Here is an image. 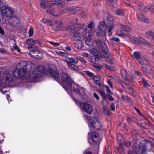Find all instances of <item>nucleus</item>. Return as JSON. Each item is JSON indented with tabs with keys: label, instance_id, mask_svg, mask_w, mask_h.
<instances>
[{
	"label": "nucleus",
	"instance_id": "20e7f679",
	"mask_svg": "<svg viewBox=\"0 0 154 154\" xmlns=\"http://www.w3.org/2000/svg\"><path fill=\"white\" fill-rule=\"evenodd\" d=\"M117 35L120 37H128L132 42L137 44L139 45L142 43L149 48L153 47L152 45L144 38H141L140 39H139L137 38H134L132 36L125 34L121 30H119L117 32Z\"/></svg>",
	"mask_w": 154,
	"mask_h": 154
},
{
	"label": "nucleus",
	"instance_id": "f8f14e48",
	"mask_svg": "<svg viewBox=\"0 0 154 154\" xmlns=\"http://www.w3.org/2000/svg\"><path fill=\"white\" fill-rule=\"evenodd\" d=\"M52 23L54 24V27H55V30L56 31L61 30L62 29L61 25L62 22L60 20H54Z\"/></svg>",
	"mask_w": 154,
	"mask_h": 154
},
{
	"label": "nucleus",
	"instance_id": "774afa93",
	"mask_svg": "<svg viewBox=\"0 0 154 154\" xmlns=\"http://www.w3.org/2000/svg\"><path fill=\"white\" fill-rule=\"evenodd\" d=\"M137 125L139 126L142 127L143 128H145V125L144 124L138 122L137 123Z\"/></svg>",
	"mask_w": 154,
	"mask_h": 154
},
{
	"label": "nucleus",
	"instance_id": "bf43d9fd",
	"mask_svg": "<svg viewBox=\"0 0 154 154\" xmlns=\"http://www.w3.org/2000/svg\"><path fill=\"white\" fill-rule=\"evenodd\" d=\"M78 59L82 63H85L86 62V61L82 57H79Z\"/></svg>",
	"mask_w": 154,
	"mask_h": 154
},
{
	"label": "nucleus",
	"instance_id": "09e8293b",
	"mask_svg": "<svg viewBox=\"0 0 154 154\" xmlns=\"http://www.w3.org/2000/svg\"><path fill=\"white\" fill-rule=\"evenodd\" d=\"M92 79L95 81H100V77L99 75H94V76L92 78Z\"/></svg>",
	"mask_w": 154,
	"mask_h": 154
},
{
	"label": "nucleus",
	"instance_id": "2eb2a0df",
	"mask_svg": "<svg viewBox=\"0 0 154 154\" xmlns=\"http://www.w3.org/2000/svg\"><path fill=\"white\" fill-rule=\"evenodd\" d=\"M8 21L10 25L14 26H17L19 22L18 19L16 17H13L8 20Z\"/></svg>",
	"mask_w": 154,
	"mask_h": 154
},
{
	"label": "nucleus",
	"instance_id": "4be33fe9",
	"mask_svg": "<svg viewBox=\"0 0 154 154\" xmlns=\"http://www.w3.org/2000/svg\"><path fill=\"white\" fill-rule=\"evenodd\" d=\"M76 32H75L72 35L74 37V39L76 40L82 41L83 40V37L82 36V35H81L79 33H77Z\"/></svg>",
	"mask_w": 154,
	"mask_h": 154
},
{
	"label": "nucleus",
	"instance_id": "e433bc0d",
	"mask_svg": "<svg viewBox=\"0 0 154 154\" xmlns=\"http://www.w3.org/2000/svg\"><path fill=\"white\" fill-rule=\"evenodd\" d=\"M121 28L124 30L126 31H130L131 30L130 27L126 25H121Z\"/></svg>",
	"mask_w": 154,
	"mask_h": 154
},
{
	"label": "nucleus",
	"instance_id": "0eeeda50",
	"mask_svg": "<svg viewBox=\"0 0 154 154\" xmlns=\"http://www.w3.org/2000/svg\"><path fill=\"white\" fill-rule=\"evenodd\" d=\"M101 58L104 57L106 60L110 64H112L113 62L112 60L111 55L109 54L108 49H100Z\"/></svg>",
	"mask_w": 154,
	"mask_h": 154
},
{
	"label": "nucleus",
	"instance_id": "58836bf2",
	"mask_svg": "<svg viewBox=\"0 0 154 154\" xmlns=\"http://www.w3.org/2000/svg\"><path fill=\"white\" fill-rule=\"evenodd\" d=\"M133 56L137 60L141 57L140 53L138 52H134Z\"/></svg>",
	"mask_w": 154,
	"mask_h": 154
},
{
	"label": "nucleus",
	"instance_id": "e2e57ef3",
	"mask_svg": "<svg viewBox=\"0 0 154 154\" xmlns=\"http://www.w3.org/2000/svg\"><path fill=\"white\" fill-rule=\"evenodd\" d=\"M61 1L57 0L55 3L53 4L52 6L60 5Z\"/></svg>",
	"mask_w": 154,
	"mask_h": 154
},
{
	"label": "nucleus",
	"instance_id": "f704fd0d",
	"mask_svg": "<svg viewBox=\"0 0 154 154\" xmlns=\"http://www.w3.org/2000/svg\"><path fill=\"white\" fill-rule=\"evenodd\" d=\"M69 69L74 70H77L78 67V66L73 64H71L69 65H67Z\"/></svg>",
	"mask_w": 154,
	"mask_h": 154
},
{
	"label": "nucleus",
	"instance_id": "9d476101",
	"mask_svg": "<svg viewBox=\"0 0 154 154\" xmlns=\"http://www.w3.org/2000/svg\"><path fill=\"white\" fill-rule=\"evenodd\" d=\"M97 92L102 97V99L104 100H107V99L111 101L114 100L113 97L111 96V94H107L102 89L97 90Z\"/></svg>",
	"mask_w": 154,
	"mask_h": 154
},
{
	"label": "nucleus",
	"instance_id": "f03ea898",
	"mask_svg": "<svg viewBox=\"0 0 154 154\" xmlns=\"http://www.w3.org/2000/svg\"><path fill=\"white\" fill-rule=\"evenodd\" d=\"M50 68L48 71L52 78L59 83L66 90L72 89V81L68 74L66 72H63L61 74V78H60L59 71L55 66Z\"/></svg>",
	"mask_w": 154,
	"mask_h": 154
},
{
	"label": "nucleus",
	"instance_id": "f257e3e1",
	"mask_svg": "<svg viewBox=\"0 0 154 154\" xmlns=\"http://www.w3.org/2000/svg\"><path fill=\"white\" fill-rule=\"evenodd\" d=\"M20 67L19 69H15L13 71L12 75L16 79L24 77L27 72L29 71L28 76L30 79L34 82H38L40 80V78L42 76L41 73L46 74L49 72L48 71L50 68H53L52 67L49 68L47 70L45 67L42 65H38L36 68V70L34 69L31 68V65L26 61H22L19 64Z\"/></svg>",
	"mask_w": 154,
	"mask_h": 154
},
{
	"label": "nucleus",
	"instance_id": "3c124183",
	"mask_svg": "<svg viewBox=\"0 0 154 154\" xmlns=\"http://www.w3.org/2000/svg\"><path fill=\"white\" fill-rule=\"evenodd\" d=\"M135 118L134 117H127L126 119L127 122L129 123H131V122L134 120Z\"/></svg>",
	"mask_w": 154,
	"mask_h": 154
},
{
	"label": "nucleus",
	"instance_id": "a19ab883",
	"mask_svg": "<svg viewBox=\"0 0 154 154\" xmlns=\"http://www.w3.org/2000/svg\"><path fill=\"white\" fill-rule=\"evenodd\" d=\"M84 72L86 75L89 76L92 78L94 76V74L92 72L88 71H84Z\"/></svg>",
	"mask_w": 154,
	"mask_h": 154
},
{
	"label": "nucleus",
	"instance_id": "6ab92c4d",
	"mask_svg": "<svg viewBox=\"0 0 154 154\" xmlns=\"http://www.w3.org/2000/svg\"><path fill=\"white\" fill-rule=\"evenodd\" d=\"M137 18L140 20L143 21L146 23L149 22V19L146 18L144 15L141 13H139L137 14Z\"/></svg>",
	"mask_w": 154,
	"mask_h": 154
},
{
	"label": "nucleus",
	"instance_id": "412c9836",
	"mask_svg": "<svg viewBox=\"0 0 154 154\" xmlns=\"http://www.w3.org/2000/svg\"><path fill=\"white\" fill-rule=\"evenodd\" d=\"M38 49H33L32 50L29 51V54L32 57L36 58L38 55Z\"/></svg>",
	"mask_w": 154,
	"mask_h": 154
},
{
	"label": "nucleus",
	"instance_id": "603ef678",
	"mask_svg": "<svg viewBox=\"0 0 154 154\" xmlns=\"http://www.w3.org/2000/svg\"><path fill=\"white\" fill-rule=\"evenodd\" d=\"M106 26L108 28V32H112V30L113 29L114 25Z\"/></svg>",
	"mask_w": 154,
	"mask_h": 154
},
{
	"label": "nucleus",
	"instance_id": "5fc2aeb1",
	"mask_svg": "<svg viewBox=\"0 0 154 154\" xmlns=\"http://www.w3.org/2000/svg\"><path fill=\"white\" fill-rule=\"evenodd\" d=\"M0 53L5 54H7L9 53L8 51L5 50V49H0Z\"/></svg>",
	"mask_w": 154,
	"mask_h": 154
},
{
	"label": "nucleus",
	"instance_id": "37998d69",
	"mask_svg": "<svg viewBox=\"0 0 154 154\" xmlns=\"http://www.w3.org/2000/svg\"><path fill=\"white\" fill-rule=\"evenodd\" d=\"M148 140L149 141V142L147 144L149 143V142L151 147L154 148V140L152 138H150L149 140Z\"/></svg>",
	"mask_w": 154,
	"mask_h": 154
},
{
	"label": "nucleus",
	"instance_id": "4d7b16f0",
	"mask_svg": "<svg viewBox=\"0 0 154 154\" xmlns=\"http://www.w3.org/2000/svg\"><path fill=\"white\" fill-rule=\"evenodd\" d=\"M122 78H124L125 80L127 81H128L127 78V73L125 72H124V74H122Z\"/></svg>",
	"mask_w": 154,
	"mask_h": 154
},
{
	"label": "nucleus",
	"instance_id": "423d86ee",
	"mask_svg": "<svg viewBox=\"0 0 154 154\" xmlns=\"http://www.w3.org/2000/svg\"><path fill=\"white\" fill-rule=\"evenodd\" d=\"M94 50L90 49V52L94 55L88 57L89 60L94 64H97L101 58V55L100 51V49H93Z\"/></svg>",
	"mask_w": 154,
	"mask_h": 154
},
{
	"label": "nucleus",
	"instance_id": "8fccbe9b",
	"mask_svg": "<svg viewBox=\"0 0 154 154\" xmlns=\"http://www.w3.org/2000/svg\"><path fill=\"white\" fill-rule=\"evenodd\" d=\"M131 144V141L129 140H128L124 143V145L127 147H129Z\"/></svg>",
	"mask_w": 154,
	"mask_h": 154
},
{
	"label": "nucleus",
	"instance_id": "4c0bfd02",
	"mask_svg": "<svg viewBox=\"0 0 154 154\" xmlns=\"http://www.w3.org/2000/svg\"><path fill=\"white\" fill-rule=\"evenodd\" d=\"M57 49L55 51L57 54L63 56H65L67 55V54L66 53L60 51V49Z\"/></svg>",
	"mask_w": 154,
	"mask_h": 154
},
{
	"label": "nucleus",
	"instance_id": "864d4df0",
	"mask_svg": "<svg viewBox=\"0 0 154 154\" xmlns=\"http://www.w3.org/2000/svg\"><path fill=\"white\" fill-rule=\"evenodd\" d=\"M33 28H31L29 29V36L31 37L33 35Z\"/></svg>",
	"mask_w": 154,
	"mask_h": 154
},
{
	"label": "nucleus",
	"instance_id": "dca6fc26",
	"mask_svg": "<svg viewBox=\"0 0 154 154\" xmlns=\"http://www.w3.org/2000/svg\"><path fill=\"white\" fill-rule=\"evenodd\" d=\"M106 26L114 25V19L113 17L111 15H108L106 17Z\"/></svg>",
	"mask_w": 154,
	"mask_h": 154
},
{
	"label": "nucleus",
	"instance_id": "de8ad7c7",
	"mask_svg": "<svg viewBox=\"0 0 154 154\" xmlns=\"http://www.w3.org/2000/svg\"><path fill=\"white\" fill-rule=\"evenodd\" d=\"M128 89L131 90V91H132L131 92V95L133 97H136V95L135 94V93L136 92L135 91H134L133 88L131 87H129L128 88Z\"/></svg>",
	"mask_w": 154,
	"mask_h": 154
},
{
	"label": "nucleus",
	"instance_id": "c03bdc74",
	"mask_svg": "<svg viewBox=\"0 0 154 154\" xmlns=\"http://www.w3.org/2000/svg\"><path fill=\"white\" fill-rule=\"evenodd\" d=\"M117 138L118 140L119 141V142L122 143V141L124 140V137H122V134H119L117 135Z\"/></svg>",
	"mask_w": 154,
	"mask_h": 154
},
{
	"label": "nucleus",
	"instance_id": "393cba45",
	"mask_svg": "<svg viewBox=\"0 0 154 154\" xmlns=\"http://www.w3.org/2000/svg\"><path fill=\"white\" fill-rule=\"evenodd\" d=\"M78 21V19H73L70 20L69 21V25L71 26H72L73 27H74V29H76L77 26H76L77 25L76 24L77 23Z\"/></svg>",
	"mask_w": 154,
	"mask_h": 154
},
{
	"label": "nucleus",
	"instance_id": "a18cd8bd",
	"mask_svg": "<svg viewBox=\"0 0 154 154\" xmlns=\"http://www.w3.org/2000/svg\"><path fill=\"white\" fill-rule=\"evenodd\" d=\"M85 43L86 45L91 46L92 45V42H91V39H85Z\"/></svg>",
	"mask_w": 154,
	"mask_h": 154
},
{
	"label": "nucleus",
	"instance_id": "6e6d98bb",
	"mask_svg": "<svg viewBox=\"0 0 154 154\" xmlns=\"http://www.w3.org/2000/svg\"><path fill=\"white\" fill-rule=\"evenodd\" d=\"M116 14L117 15H122L123 14V13L119 10L117 9L116 11Z\"/></svg>",
	"mask_w": 154,
	"mask_h": 154
},
{
	"label": "nucleus",
	"instance_id": "72a5a7b5",
	"mask_svg": "<svg viewBox=\"0 0 154 154\" xmlns=\"http://www.w3.org/2000/svg\"><path fill=\"white\" fill-rule=\"evenodd\" d=\"M64 28L66 29H70V32L71 33H72L74 32L75 31L76 32L77 29H75L72 28V26H66L64 27Z\"/></svg>",
	"mask_w": 154,
	"mask_h": 154
},
{
	"label": "nucleus",
	"instance_id": "bb28decb",
	"mask_svg": "<svg viewBox=\"0 0 154 154\" xmlns=\"http://www.w3.org/2000/svg\"><path fill=\"white\" fill-rule=\"evenodd\" d=\"M137 60L140 64L142 65L145 64L147 62L146 59L143 57H141Z\"/></svg>",
	"mask_w": 154,
	"mask_h": 154
},
{
	"label": "nucleus",
	"instance_id": "052dcab7",
	"mask_svg": "<svg viewBox=\"0 0 154 154\" xmlns=\"http://www.w3.org/2000/svg\"><path fill=\"white\" fill-rule=\"evenodd\" d=\"M110 39L111 41L113 40L116 42H119V39L116 37H113L110 38Z\"/></svg>",
	"mask_w": 154,
	"mask_h": 154
},
{
	"label": "nucleus",
	"instance_id": "69168bd1",
	"mask_svg": "<svg viewBox=\"0 0 154 154\" xmlns=\"http://www.w3.org/2000/svg\"><path fill=\"white\" fill-rule=\"evenodd\" d=\"M94 24V23L92 21H91L88 25V27L89 28H91L92 27Z\"/></svg>",
	"mask_w": 154,
	"mask_h": 154
},
{
	"label": "nucleus",
	"instance_id": "aec40b11",
	"mask_svg": "<svg viewBox=\"0 0 154 154\" xmlns=\"http://www.w3.org/2000/svg\"><path fill=\"white\" fill-rule=\"evenodd\" d=\"M2 78L5 82L11 83L12 81V76L9 74H3L2 75Z\"/></svg>",
	"mask_w": 154,
	"mask_h": 154
},
{
	"label": "nucleus",
	"instance_id": "9b49d317",
	"mask_svg": "<svg viewBox=\"0 0 154 154\" xmlns=\"http://www.w3.org/2000/svg\"><path fill=\"white\" fill-rule=\"evenodd\" d=\"M3 13L5 17L9 18L12 17L14 12L11 8L7 7L3 10Z\"/></svg>",
	"mask_w": 154,
	"mask_h": 154
},
{
	"label": "nucleus",
	"instance_id": "c756f323",
	"mask_svg": "<svg viewBox=\"0 0 154 154\" xmlns=\"http://www.w3.org/2000/svg\"><path fill=\"white\" fill-rule=\"evenodd\" d=\"M117 0H106V3L108 5L113 6L117 4Z\"/></svg>",
	"mask_w": 154,
	"mask_h": 154
},
{
	"label": "nucleus",
	"instance_id": "ddd939ff",
	"mask_svg": "<svg viewBox=\"0 0 154 154\" xmlns=\"http://www.w3.org/2000/svg\"><path fill=\"white\" fill-rule=\"evenodd\" d=\"M26 43L29 46H31V47H28V48H33L32 46H34L36 44H38L40 45H41V43L38 40H34L32 38H29L27 39L26 41Z\"/></svg>",
	"mask_w": 154,
	"mask_h": 154
},
{
	"label": "nucleus",
	"instance_id": "13d9d810",
	"mask_svg": "<svg viewBox=\"0 0 154 154\" xmlns=\"http://www.w3.org/2000/svg\"><path fill=\"white\" fill-rule=\"evenodd\" d=\"M94 82L96 85H98L99 87H101L102 86V84L100 81H94Z\"/></svg>",
	"mask_w": 154,
	"mask_h": 154
},
{
	"label": "nucleus",
	"instance_id": "6e6552de",
	"mask_svg": "<svg viewBox=\"0 0 154 154\" xmlns=\"http://www.w3.org/2000/svg\"><path fill=\"white\" fill-rule=\"evenodd\" d=\"M97 117L94 115L93 118L90 119V122L94 129L95 130H100L101 128V125L99 121L97 120Z\"/></svg>",
	"mask_w": 154,
	"mask_h": 154
},
{
	"label": "nucleus",
	"instance_id": "c85d7f7f",
	"mask_svg": "<svg viewBox=\"0 0 154 154\" xmlns=\"http://www.w3.org/2000/svg\"><path fill=\"white\" fill-rule=\"evenodd\" d=\"M72 89L73 90V91L77 95L80 96L82 95V94L79 89L75 88L74 86H73L71 90H69L70 91H72Z\"/></svg>",
	"mask_w": 154,
	"mask_h": 154
},
{
	"label": "nucleus",
	"instance_id": "a211bd4d",
	"mask_svg": "<svg viewBox=\"0 0 154 154\" xmlns=\"http://www.w3.org/2000/svg\"><path fill=\"white\" fill-rule=\"evenodd\" d=\"M138 6L139 10L140 12H145L149 9L147 8L144 6V4L141 2H139L138 3Z\"/></svg>",
	"mask_w": 154,
	"mask_h": 154
},
{
	"label": "nucleus",
	"instance_id": "4468645a",
	"mask_svg": "<svg viewBox=\"0 0 154 154\" xmlns=\"http://www.w3.org/2000/svg\"><path fill=\"white\" fill-rule=\"evenodd\" d=\"M65 58L67 65L73 63L76 64L78 62V59L75 57H68L66 56Z\"/></svg>",
	"mask_w": 154,
	"mask_h": 154
},
{
	"label": "nucleus",
	"instance_id": "473e14b6",
	"mask_svg": "<svg viewBox=\"0 0 154 154\" xmlns=\"http://www.w3.org/2000/svg\"><path fill=\"white\" fill-rule=\"evenodd\" d=\"M76 26H77L76 28H79V29H81V30L83 31H85L87 30V26L85 25H81V24H80L79 25H76Z\"/></svg>",
	"mask_w": 154,
	"mask_h": 154
},
{
	"label": "nucleus",
	"instance_id": "0e129e2a",
	"mask_svg": "<svg viewBox=\"0 0 154 154\" xmlns=\"http://www.w3.org/2000/svg\"><path fill=\"white\" fill-rule=\"evenodd\" d=\"M111 109L112 111H113L115 109V105L113 103H112L110 105Z\"/></svg>",
	"mask_w": 154,
	"mask_h": 154
},
{
	"label": "nucleus",
	"instance_id": "c9c22d12",
	"mask_svg": "<svg viewBox=\"0 0 154 154\" xmlns=\"http://www.w3.org/2000/svg\"><path fill=\"white\" fill-rule=\"evenodd\" d=\"M83 46V44L81 41L75 42V47L76 48H82Z\"/></svg>",
	"mask_w": 154,
	"mask_h": 154
},
{
	"label": "nucleus",
	"instance_id": "b1692460",
	"mask_svg": "<svg viewBox=\"0 0 154 154\" xmlns=\"http://www.w3.org/2000/svg\"><path fill=\"white\" fill-rule=\"evenodd\" d=\"M49 1L48 0H42L40 6L42 8H45L49 7Z\"/></svg>",
	"mask_w": 154,
	"mask_h": 154
},
{
	"label": "nucleus",
	"instance_id": "f3484780",
	"mask_svg": "<svg viewBox=\"0 0 154 154\" xmlns=\"http://www.w3.org/2000/svg\"><path fill=\"white\" fill-rule=\"evenodd\" d=\"M93 35L92 31L91 30H89L85 32L84 35H82V36L83 37V40H84L86 39L91 38Z\"/></svg>",
	"mask_w": 154,
	"mask_h": 154
},
{
	"label": "nucleus",
	"instance_id": "7ed1b4c3",
	"mask_svg": "<svg viewBox=\"0 0 154 154\" xmlns=\"http://www.w3.org/2000/svg\"><path fill=\"white\" fill-rule=\"evenodd\" d=\"M149 141L146 140H143L139 142L137 139H134L132 141L135 148L134 150L130 149L128 150V154H134L138 151H141V154L145 153L147 150V144Z\"/></svg>",
	"mask_w": 154,
	"mask_h": 154
},
{
	"label": "nucleus",
	"instance_id": "39448f33",
	"mask_svg": "<svg viewBox=\"0 0 154 154\" xmlns=\"http://www.w3.org/2000/svg\"><path fill=\"white\" fill-rule=\"evenodd\" d=\"M106 32L105 31L98 30L96 32L98 39L95 40V46L99 48H106V46L103 42L106 40Z\"/></svg>",
	"mask_w": 154,
	"mask_h": 154
},
{
	"label": "nucleus",
	"instance_id": "1a4fd4ad",
	"mask_svg": "<svg viewBox=\"0 0 154 154\" xmlns=\"http://www.w3.org/2000/svg\"><path fill=\"white\" fill-rule=\"evenodd\" d=\"M79 105L81 108L88 114H91L93 112V109L92 106L87 103L79 102Z\"/></svg>",
	"mask_w": 154,
	"mask_h": 154
},
{
	"label": "nucleus",
	"instance_id": "7c9ffc66",
	"mask_svg": "<svg viewBox=\"0 0 154 154\" xmlns=\"http://www.w3.org/2000/svg\"><path fill=\"white\" fill-rule=\"evenodd\" d=\"M102 108L103 113L104 114L107 116H109L110 115V111L109 109H106L104 106H103Z\"/></svg>",
	"mask_w": 154,
	"mask_h": 154
},
{
	"label": "nucleus",
	"instance_id": "ea45409f",
	"mask_svg": "<svg viewBox=\"0 0 154 154\" xmlns=\"http://www.w3.org/2000/svg\"><path fill=\"white\" fill-rule=\"evenodd\" d=\"M141 70L144 74L147 75H148L149 72L147 71V69L146 66H143L141 68Z\"/></svg>",
	"mask_w": 154,
	"mask_h": 154
},
{
	"label": "nucleus",
	"instance_id": "79ce46f5",
	"mask_svg": "<svg viewBox=\"0 0 154 154\" xmlns=\"http://www.w3.org/2000/svg\"><path fill=\"white\" fill-rule=\"evenodd\" d=\"M69 10L71 11H79L80 10V9L79 7H71L69 8Z\"/></svg>",
	"mask_w": 154,
	"mask_h": 154
},
{
	"label": "nucleus",
	"instance_id": "cd10ccee",
	"mask_svg": "<svg viewBox=\"0 0 154 154\" xmlns=\"http://www.w3.org/2000/svg\"><path fill=\"white\" fill-rule=\"evenodd\" d=\"M123 147V143H121L119 144V147L117 148L118 151L120 154H124V151Z\"/></svg>",
	"mask_w": 154,
	"mask_h": 154
},
{
	"label": "nucleus",
	"instance_id": "49530a36",
	"mask_svg": "<svg viewBox=\"0 0 154 154\" xmlns=\"http://www.w3.org/2000/svg\"><path fill=\"white\" fill-rule=\"evenodd\" d=\"M4 13H3V10H1L0 9V20H2L4 19Z\"/></svg>",
	"mask_w": 154,
	"mask_h": 154
},
{
	"label": "nucleus",
	"instance_id": "5701e85b",
	"mask_svg": "<svg viewBox=\"0 0 154 154\" xmlns=\"http://www.w3.org/2000/svg\"><path fill=\"white\" fill-rule=\"evenodd\" d=\"M106 24L105 22L102 21L99 23V25L98 27L99 30L106 31Z\"/></svg>",
	"mask_w": 154,
	"mask_h": 154
},
{
	"label": "nucleus",
	"instance_id": "338daca9",
	"mask_svg": "<svg viewBox=\"0 0 154 154\" xmlns=\"http://www.w3.org/2000/svg\"><path fill=\"white\" fill-rule=\"evenodd\" d=\"M49 43L52 45H54V46H56L57 45H59L60 44L58 42H49Z\"/></svg>",
	"mask_w": 154,
	"mask_h": 154
},
{
	"label": "nucleus",
	"instance_id": "2f4dec72",
	"mask_svg": "<svg viewBox=\"0 0 154 154\" xmlns=\"http://www.w3.org/2000/svg\"><path fill=\"white\" fill-rule=\"evenodd\" d=\"M142 82L143 83V87L144 88H146L150 86L149 84L148 83L147 80H146L144 78L141 79Z\"/></svg>",
	"mask_w": 154,
	"mask_h": 154
},
{
	"label": "nucleus",
	"instance_id": "680f3d73",
	"mask_svg": "<svg viewBox=\"0 0 154 154\" xmlns=\"http://www.w3.org/2000/svg\"><path fill=\"white\" fill-rule=\"evenodd\" d=\"M135 75H138L139 76H140L142 75V74L141 72L137 70H136L135 71Z\"/></svg>",
	"mask_w": 154,
	"mask_h": 154
},
{
	"label": "nucleus",
	"instance_id": "a878e982",
	"mask_svg": "<svg viewBox=\"0 0 154 154\" xmlns=\"http://www.w3.org/2000/svg\"><path fill=\"white\" fill-rule=\"evenodd\" d=\"M91 138L93 142L95 143L98 140V138L97 136V134L94 132L91 133Z\"/></svg>",
	"mask_w": 154,
	"mask_h": 154
}]
</instances>
